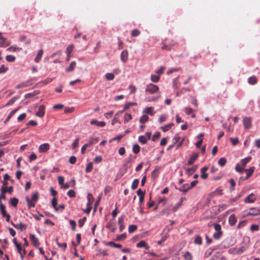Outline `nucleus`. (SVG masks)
<instances>
[{
	"label": "nucleus",
	"mask_w": 260,
	"mask_h": 260,
	"mask_svg": "<svg viewBox=\"0 0 260 260\" xmlns=\"http://www.w3.org/2000/svg\"><path fill=\"white\" fill-rule=\"evenodd\" d=\"M19 108H17L12 110L8 116L7 119L5 120L4 123H7L10 119V118L15 114V113L19 110Z\"/></svg>",
	"instance_id": "obj_23"
},
{
	"label": "nucleus",
	"mask_w": 260,
	"mask_h": 260,
	"mask_svg": "<svg viewBox=\"0 0 260 260\" xmlns=\"http://www.w3.org/2000/svg\"><path fill=\"white\" fill-rule=\"evenodd\" d=\"M248 247L247 244H245L244 245L241 246V247H233L229 249V252L232 254H237L240 255L244 251H245Z\"/></svg>",
	"instance_id": "obj_2"
},
{
	"label": "nucleus",
	"mask_w": 260,
	"mask_h": 260,
	"mask_svg": "<svg viewBox=\"0 0 260 260\" xmlns=\"http://www.w3.org/2000/svg\"><path fill=\"white\" fill-rule=\"evenodd\" d=\"M198 169V167L197 166H193L191 168H187L186 169V173L190 176L192 175L193 173L196 171Z\"/></svg>",
	"instance_id": "obj_18"
},
{
	"label": "nucleus",
	"mask_w": 260,
	"mask_h": 260,
	"mask_svg": "<svg viewBox=\"0 0 260 260\" xmlns=\"http://www.w3.org/2000/svg\"><path fill=\"white\" fill-rule=\"evenodd\" d=\"M252 118L250 117H245L243 119V123L245 129H249L251 126Z\"/></svg>",
	"instance_id": "obj_4"
},
{
	"label": "nucleus",
	"mask_w": 260,
	"mask_h": 260,
	"mask_svg": "<svg viewBox=\"0 0 260 260\" xmlns=\"http://www.w3.org/2000/svg\"><path fill=\"white\" fill-rule=\"evenodd\" d=\"M198 156L199 155L198 153H193L190 156V158L187 162V165L189 166L192 165L194 163V162L197 159Z\"/></svg>",
	"instance_id": "obj_9"
},
{
	"label": "nucleus",
	"mask_w": 260,
	"mask_h": 260,
	"mask_svg": "<svg viewBox=\"0 0 260 260\" xmlns=\"http://www.w3.org/2000/svg\"><path fill=\"white\" fill-rule=\"evenodd\" d=\"M98 138H94L93 137H91L90 138L89 142L85 144V145H87V147H88L91 146L93 144L98 142Z\"/></svg>",
	"instance_id": "obj_28"
},
{
	"label": "nucleus",
	"mask_w": 260,
	"mask_h": 260,
	"mask_svg": "<svg viewBox=\"0 0 260 260\" xmlns=\"http://www.w3.org/2000/svg\"><path fill=\"white\" fill-rule=\"evenodd\" d=\"M149 119V117L147 115H143L142 116H141L140 122L142 123H144L146 122H147Z\"/></svg>",
	"instance_id": "obj_41"
},
{
	"label": "nucleus",
	"mask_w": 260,
	"mask_h": 260,
	"mask_svg": "<svg viewBox=\"0 0 260 260\" xmlns=\"http://www.w3.org/2000/svg\"><path fill=\"white\" fill-rule=\"evenodd\" d=\"M29 238L31 242V243L35 247H38L40 245L38 239L34 234H30L29 235Z\"/></svg>",
	"instance_id": "obj_7"
},
{
	"label": "nucleus",
	"mask_w": 260,
	"mask_h": 260,
	"mask_svg": "<svg viewBox=\"0 0 260 260\" xmlns=\"http://www.w3.org/2000/svg\"><path fill=\"white\" fill-rule=\"evenodd\" d=\"M92 169H93L92 163L89 162L88 164V165H87V166L86 167L85 171L86 173H89L92 171Z\"/></svg>",
	"instance_id": "obj_46"
},
{
	"label": "nucleus",
	"mask_w": 260,
	"mask_h": 260,
	"mask_svg": "<svg viewBox=\"0 0 260 260\" xmlns=\"http://www.w3.org/2000/svg\"><path fill=\"white\" fill-rule=\"evenodd\" d=\"M140 34V31L138 29H135L132 31V36L136 37L139 36Z\"/></svg>",
	"instance_id": "obj_52"
},
{
	"label": "nucleus",
	"mask_w": 260,
	"mask_h": 260,
	"mask_svg": "<svg viewBox=\"0 0 260 260\" xmlns=\"http://www.w3.org/2000/svg\"><path fill=\"white\" fill-rule=\"evenodd\" d=\"M159 79H160V77L159 76L154 75H152L151 76V80L154 83L158 82L159 80Z\"/></svg>",
	"instance_id": "obj_42"
},
{
	"label": "nucleus",
	"mask_w": 260,
	"mask_h": 260,
	"mask_svg": "<svg viewBox=\"0 0 260 260\" xmlns=\"http://www.w3.org/2000/svg\"><path fill=\"white\" fill-rule=\"evenodd\" d=\"M74 46L73 44L70 45L66 49L67 55H71V53L73 51Z\"/></svg>",
	"instance_id": "obj_34"
},
{
	"label": "nucleus",
	"mask_w": 260,
	"mask_h": 260,
	"mask_svg": "<svg viewBox=\"0 0 260 260\" xmlns=\"http://www.w3.org/2000/svg\"><path fill=\"white\" fill-rule=\"evenodd\" d=\"M230 140L234 146L236 145L239 143V140L237 138H231Z\"/></svg>",
	"instance_id": "obj_64"
},
{
	"label": "nucleus",
	"mask_w": 260,
	"mask_h": 260,
	"mask_svg": "<svg viewBox=\"0 0 260 260\" xmlns=\"http://www.w3.org/2000/svg\"><path fill=\"white\" fill-rule=\"evenodd\" d=\"M137 229V226L136 225H130L128 227V232L129 233H133Z\"/></svg>",
	"instance_id": "obj_49"
},
{
	"label": "nucleus",
	"mask_w": 260,
	"mask_h": 260,
	"mask_svg": "<svg viewBox=\"0 0 260 260\" xmlns=\"http://www.w3.org/2000/svg\"><path fill=\"white\" fill-rule=\"evenodd\" d=\"M28 86V83L27 82H22L20 84H18L16 86L15 88L16 89H19V88H25Z\"/></svg>",
	"instance_id": "obj_43"
},
{
	"label": "nucleus",
	"mask_w": 260,
	"mask_h": 260,
	"mask_svg": "<svg viewBox=\"0 0 260 260\" xmlns=\"http://www.w3.org/2000/svg\"><path fill=\"white\" fill-rule=\"evenodd\" d=\"M194 243L197 244L201 245L202 243V239L200 236H197L194 240Z\"/></svg>",
	"instance_id": "obj_55"
},
{
	"label": "nucleus",
	"mask_w": 260,
	"mask_h": 260,
	"mask_svg": "<svg viewBox=\"0 0 260 260\" xmlns=\"http://www.w3.org/2000/svg\"><path fill=\"white\" fill-rule=\"evenodd\" d=\"M184 257L186 260H191L192 258L191 253L189 252H186L184 254Z\"/></svg>",
	"instance_id": "obj_60"
},
{
	"label": "nucleus",
	"mask_w": 260,
	"mask_h": 260,
	"mask_svg": "<svg viewBox=\"0 0 260 260\" xmlns=\"http://www.w3.org/2000/svg\"><path fill=\"white\" fill-rule=\"evenodd\" d=\"M229 182L231 185L230 191H232L234 190V189H235V186L236 185V183H235V180L232 178L229 180Z\"/></svg>",
	"instance_id": "obj_40"
},
{
	"label": "nucleus",
	"mask_w": 260,
	"mask_h": 260,
	"mask_svg": "<svg viewBox=\"0 0 260 260\" xmlns=\"http://www.w3.org/2000/svg\"><path fill=\"white\" fill-rule=\"evenodd\" d=\"M251 156H248L243 159L241 160V162L242 164V166L244 168L247 164H248L251 159Z\"/></svg>",
	"instance_id": "obj_25"
},
{
	"label": "nucleus",
	"mask_w": 260,
	"mask_h": 260,
	"mask_svg": "<svg viewBox=\"0 0 260 260\" xmlns=\"http://www.w3.org/2000/svg\"><path fill=\"white\" fill-rule=\"evenodd\" d=\"M105 244L107 246H110L118 248H121L122 247V245L121 244H116L112 241L106 242Z\"/></svg>",
	"instance_id": "obj_22"
},
{
	"label": "nucleus",
	"mask_w": 260,
	"mask_h": 260,
	"mask_svg": "<svg viewBox=\"0 0 260 260\" xmlns=\"http://www.w3.org/2000/svg\"><path fill=\"white\" fill-rule=\"evenodd\" d=\"M222 234V232H216L213 234V237L215 239H219Z\"/></svg>",
	"instance_id": "obj_61"
},
{
	"label": "nucleus",
	"mask_w": 260,
	"mask_h": 260,
	"mask_svg": "<svg viewBox=\"0 0 260 260\" xmlns=\"http://www.w3.org/2000/svg\"><path fill=\"white\" fill-rule=\"evenodd\" d=\"M185 198L182 197L180 198V201L179 202L177 203L175 206L174 207L172 208V211H174V212H175L177 210V209L181 206V205H182V202L183 201V200Z\"/></svg>",
	"instance_id": "obj_21"
},
{
	"label": "nucleus",
	"mask_w": 260,
	"mask_h": 260,
	"mask_svg": "<svg viewBox=\"0 0 260 260\" xmlns=\"http://www.w3.org/2000/svg\"><path fill=\"white\" fill-rule=\"evenodd\" d=\"M236 170L240 173H242L244 171L245 169L242 166H241L240 165H237L236 166Z\"/></svg>",
	"instance_id": "obj_53"
},
{
	"label": "nucleus",
	"mask_w": 260,
	"mask_h": 260,
	"mask_svg": "<svg viewBox=\"0 0 260 260\" xmlns=\"http://www.w3.org/2000/svg\"><path fill=\"white\" fill-rule=\"evenodd\" d=\"M8 70V68L6 67L4 64L2 65L0 67V74L6 73Z\"/></svg>",
	"instance_id": "obj_59"
},
{
	"label": "nucleus",
	"mask_w": 260,
	"mask_h": 260,
	"mask_svg": "<svg viewBox=\"0 0 260 260\" xmlns=\"http://www.w3.org/2000/svg\"><path fill=\"white\" fill-rule=\"evenodd\" d=\"M236 222H237V218H236L235 214H232V215H230L229 217V224L233 226L236 224Z\"/></svg>",
	"instance_id": "obj_17"
},
{
	"label": "nucleus",
	"mask_w": 260,
	"mask_h": 260,
	"mask_svg": "<svg viewBox=\"0 0 260 260\" xmlns=\"http://www.w3.org/2000/svg\"><path fill=\"white\" fill-rule=\"evenodd\" d=\"M91 125H95L98 127H104L106 125V123L104 121H99L95 119H92L90 121Z\"/></svg>",
	"instance_id": "obj_10"
},
{
	"label": "nucleus",
	"mask_w": 260,
	"mask_h": 260,
	"mask_svg": "<svg viewBox=\"0 0 260 260\" xmlns=\"http://www.w3.org/2000/svg\"><path fill=\"white\" fill-rule=\"evenodd\" d=\"M43 54V50L42 49H41L38 51V54L35 59V61L36 62H38L40 61V60H41V59L42 57Z\"/></svg>",
	"instance_id": "obj_26"
},
{
	"label": "nucleus",
	"mask_w": 260,
	"mask_h": 260,
	"mask_svg": "<svg viewBox=\"0 0 260 260\" xmlns=\"http://www.w3.org/2000/svg\"><path fill=\"white\" fill-rule=\"evenodd\" d=\"M173 125H174V123H171L166 125L164 126H162L161 127V129L163 132H166L169 131Z\"/></svg>",
	"instance_id": "obj_30"
},
{
	"label": "nucleus",
	"mask_w": 260,
	"mask_h": 260,
	"mask_svg": "<svg viewBox=\"0 0 260 260\" xmlns=\"http://www.w3.org/2000/svg\"><path fill=\"white\" fill-rule=\"evenodd\" d=\"M0 210L1 211V213L3 217L5 216L6 215H7L8 214L7 213V211L5 209V205L3 204H2L1 202L0 203Z\"/></svg>",
	"instance_id": "obj_31"
},
{
	"label": "nucleus",
	"mask_w": 260,
	"mask_h": 260,
	"mask_svg": "<svg viewBox=\"0 0 260 260\" xmlns=\"http://www.w3.org/2000/svg\"><path fill=\"white\" fill-rule=\"evenodd\" d=\"M139 183V180L138 179H135L133 182L132 187H131L132 189L133 190L136 189L138 186Z\"/></svg>",
	"instance_id": "obj_37"
},
{
	"label": "nucleus",
	"mask_w": 260,
	"mask_h": 260,
	"mask_svg": "<svg viewBox=\"0 0 260 260\" xmlns=\"http://www.w3.org/2000/svg\"><path fill=\"white\" fill-rule=\"evenodd\" d=\"M19 98L18 96L13 97L5 105V107H8L12 105L15 101Z\"/></svg>",
	"instance_id": "obj_20"
},
{
	"label": "nucleus",
	"mask_w": 260,
	"mask_h": 260,
	"mask_svg": "<svg viewBox=\"0 0 260 260\" xmlns=\"http://www.w3.org/2000/svg\"><path fill=\"white\" fill-rule=\"evenodd\" d=\"M76 62L74 61H72L68 68L66 69V71L68 73L72 72L74 70Z\"/></svg>",
	"instance_id": "obj_19"
},
{
	"label": "nucleus",
	"mask_w": 260,
	"mask_h": 260,
	"mask_svg": "<svg viewBox=\"0 0 260 260\" xmlns=\"http://www.w3.org/2000/svg\"><path fill=\"white\" fill-rule=\"evenodd\" d=\"M248 83L250 84L254 85L257 83V79L255 76H251L248 79Z\"/></svg>",
	"instance_id": "obj_35"
},
{
	"label": "nucleus",
	"mask_w": 260,
	"mask_h": 260,
	"mask_svg": "<svg viewBox=\"0 0 260 260\" xmlns=\"http://www.w3.org/2000/svg\"><path fill=\"white\" fill-rule=\"evenodd\" d=\"M49 149L50 145L48 143H44L40 146L39 151L40 153L46 152Z\"/></svg>",
	"instance_id": "obj_6"
},
{
	"label": "nucleus",
	"mask_w": 260,
	"mask_h": 260,
	"mask_svg": "<svg viewBox=\"0 0 260 260\" xmlns=\"http://www.w3.org/2000/svg\"><path fill=\"white\" fill-rule=\"evenodd\" d=\"M132 119V117L131 114L126 113L124 117V123L128 122Z\"/></svg>",
	"instance_id": "obj_45"
},
{
	"label": "nucleus",
	"mask_w": 260,
	"mask_h": 260,
	"mask_svg": "<svg viewBox=\"0 0 260 260\" xmlns=\"http://www.w3.org/2000/svg\"><path fill=\"white\" fill-rule=\"evenodd\" d=\"M139 141L142 144H146L147 140L145 136H140L139 137Z\"/></svg>",
	"instance_id": "obj_44"
},
{
	"label": "nucleus",
	"mask_w": 260,
	"mask_h": 260,
	"mask_svg": "<svg viewBox=\"0 0 260 260\" xmlns=\"http://www.w3.org/2000/svg\"><path fill=\"white\" fill-rule=\"evenodd\" d=\"M159 90V87L152 83L148 84L145 88V91L149 92L150 94L156 93Z\"/></svg>",
	"instance_id": "obj_3"
},
{
	"label": "nucleus",
	"mask_w": 260,
	"mask_h": 260,
	"mask_svg": "<svg viewBox=\"0 0 260 260\" xmlns=\"http://www.w3.org/2000/svg\"><path fill=\"white\" fill-rule=\"evenodd\" d=\"M190 189V187H189V186L188 184H185L182 187L178 188V189L180 191L183 192L184 193H185Z\"/></svg>",
	"instance_id": "obj_24"
},
{
	"label": "nucleus",
	"mask_w": 260,
	"mask_h": 260,
	"mask_svg": "<svg viewBox=\"0 0 260 260\" xmlns=\"http://www.w3.org/2000/svg\"><path fill=\"white\" fill-rule=\"evenodd\" d=\"M120 59L123 62H125L128 59V51L127 50L123 51L120 54Z\"/></svg>",
	"instance_id": "obj_15"
},
{
	"label": "nucleus",
	"mask_w": 260,
	"mask_h": 260,
	"mask_svg": "<svg viewBox=\"0 0 260 260\" xmlns=\"http://www.w3.org/2000/svg\"><path fill=\"white\" fill-rule=\"evenodd\" d=\"M208 169L207 167H204L201 169V177L203 179H206L207 178L208 175L206 173V171Z\"/></svg>",
	"instance_id": "obj_14"
},
{
	"label": "nucleus",
	"mask_w": 260,
	"mask_h": 260,
	"mask_svg": "<svg viewBox=\"0 0 260 260\" xmlns=\"http://www.w3.org/2000/svg\"><path fill=\"white\" fill-rule=\"evenodd\" d=\"M226 162V160L225 158L221 157L218 160V164L221 167H223Z\"/></svg>",
	"instance_id": "obj_51"
},
{
	"label": "nucleus",
	"mask_w": 260,
	"mask_h": 260,
	"mask_svg": "<svg viewBox=\"0 0 260 260\" xmlns=\"http://www.w3.org/2000/svg\"><path fill=\"white\" fill-rule=\"evenodd\" d=\"M53 80H54V78H47V79H45L44 80L40 82V83L42 84L43 85H46L49 83H51Z\"/></svg>",
	"instance_id": "obj_39"
},
{
	"label": "nucleus",
	"mask_w": 260,
	"mask_h": 260,
	"mask_svg": "<svg viewBox=\"0 0 260 260\" xmlns=\"http://www.w3.org/2000/svg\"><path fill=\"white\" fill-rule=\"evenodd\" d=\"M114 75L112 73H107L105 78L107 80H112L114 79Z\"/></svg>",
	"instance_id": "obj_47"
},
{
	"label": "nucleus",
	"mask_w": 260,
	"mask_h": 260,
	"mask_svg": "<svg viewBox=\"0 0 260 260\" xmlns=\"http://www.w3.org/2000/svg\"><path fill=\"white\" fill-rule=\"evenodd\" d=\"M45 107L44 105H40L39 107L38 111L36 112V115L39 117H42L45 114Z\"/></svg>",
	"instance_id": "obj_5"
},
{
	"label": "nucleus",
	"mask_w": 260,
	"mask_h": 260,
	"mask_svg": "<svg viewBox=\"0 0 260 260\" xmlns=\"http://www.w3.org/2000/svg\"><path fill=\"white\" fill-rule=\"evenodd\" d=\"M10 42L7 41L6 39H4L0 42V47H5L9 46Z\"/></svg>",
	"instance_id": "obj_32"
},
{
	"label": "nucleus",
	"mask_w": 260,
	"mask_h": 260,
	"mask_svg": "<svg viewBox=\"0 0 260 260\" xmlns=\"http://www.w3.org/2000/svg\"><path fill=\"white\" fill-rule=\"evenodd\" d=\"M6 59L9 62H14L16 58L14 56L8 55L6 56Z\"/></svg>",
	"instance_id": "obj_50"
},
{
	"label": "nucleus",
	"mask_w": 260,
	"mask_h": 260,
	"mask_svg": "<svg viewBox=\"0 0 260 260\" xmlns=\"http://www.w3.org/2000/svg\"><path fill=\"white\" fill-rule=\"evenodd\" d=\"M136 105V104L135 103L128 102L125 104L124 107V110H127L129 108V107L131 106H133V105Z\"/></svg>",
	"instance_id": "obj_56"
},
{
	"label": "nucleus",
	"mask_w": 260,
	"mask_h": 260,
	"mask_svg": "<svg viewBox=\"0 0 260 260\" xmlns=\"http://www.w3.org/2000/svg\"><path fill=\"white\" fill-rule=\"evenodd\" d=\"M140 151V147L138 144L134 145L133 147V151L135 154H138Z\"/></svg>",
	"instance_id": "obj_38"
},
{
	"label": "nucleus",
	"mask_w": 260,
	"mask_h": 260,
	"mask_svg": "<svg viewBox=\"0 0 260 260\" xmlns=\"http://www.w3.org/2000/svg\"><path fill=\"white\" fill-rule=\"evenodd\" d=\"M213 193L215 194V195L221 196L223 193L222 189H221L220 187H218L216 189Z\"/></svg>",
	"instance_id": "obj_54"
},
{
	"label": "nucleus",
	"mask_w": 260,
	"mask_h": 260,
	"mask_svg": "<svg viewBox=\"0 0 260 260\" xmlns=\"http://www.w3.org/2000/svg\"><path fill=\"white\" fill-rule=\"evenodd\" d=\"M260 214V207L259 208H253L250 209L247 215H257Z\"/></svg>",
	"instance_id": "obj_8"
},
{
	"label": "nucleus",
	"mask_w": 260,
	"mask_h": 260,
	"mask_svg": "<svg viewBox=\"0 0 260 260\" xmlns=\"http://www.w3.org/2000/svg\"><path fill=\"white\" fill-rule=\"evenodd\" d=\"M57 179L58 183L61 187L64 184V178L63 177L60 176L58 177Z\"/></svg>",
	"instance_id": "obj_62"
},
{
	"label": "nucleus",
	"mask_w": 260,
	"mask_h": 260,
	"mask_svg": "<svg viewBox=\"0 0 260 260\" xmlns=\"http://www.w3.org/2000/svg\"><path fill=\"white\" fill-rule=\"evenodd\" d=\"M18 203V200L16 198H11L10 200V204L14 207H17Z\"/></svg>",
	"instance_id": "obj_29"
},
{
	"label": "nucleus",
	"mask_w": 260,
	"mask_h": 260,
	"mask_svg": "<svg viewBox=\"0 0 260 260\" xmlns=\"http://www.w3.org/2000/svg\"><path fill=\"white\" fill-rule=\"evenodd\" d=\"M11 224L13 225V226L17 229H20L21 231H23L24 230L26 229L27 228V225L23 224L22 222H20L18 224H14L13 222H11Z\"/></svg>",
	"instance_id": "obj_11"
},
{
	"label": "nucleus",
	"mask_w": 260,
	"mask_h": 260,
	"mask_svg": "<svg viewBox=\"0 0 260 260\" xmlns=\"http://www.w3.org/2000/svg\"><path fill=\"white\" fill-rule=\"evenodd\" d=\"M255 198L254 194L253 193H250L247 198L244 200V202L246 203H252L255 201Z\"/></svg>",
	"instance_id": "obj_12"
},
{
	"label": "nucleus",
	"mask_w": 260,
	"mask_h": 260,
	"mask_svg": "<svg viewBox=\"0 0 260 260\" xmlns=\"http://www.w3.org/2000/svg\"><path fill=\"white\" fill-rule=\"evenodd\" d=\"M250 230L252 232L257 231L259 230V226L257 224H252L250 226Z\"/></svg>",
	"instance_id": "obj_58"
},
{
	"label": "nucleus",
	"mask_w": 260,
	"mask_h": 260,
	"mask_svg": "<svg viewBox=\"0 0 260 260\" xmlns=\"http://www.w3.org/2000/svg\"><path fill=\"white\" fill-rule=\"evenodd\" d=\"M56 244H57V245L58 246V247H59L60 248H62L64 250H66V248H67V243H63L62 244L60 243L59 242H58V238H57L56 239Z\"/></svg>",
	"instance_id": "obj_36"
},
{
	"label": "nucleus",
	"mask_w": 260,
	"mask_h": 260,
	"mask_svg": "<svg viewBox=\"0 0 260 260\" xmlns=\"http://www.w3.org/2000/svg\"><path fill=\"white\" fill-rule=\"evenodd\" d=\"M160 133L158 132H157L152 136V140L153 141H155L157 139H158L160 137Z\"/></svg>",
	"instance_id": "obj_57"
},
{
	"label": "nucleus",
	"mask_w": 260,
	"mask_h": 260,
	"mask_svg": "<svg viewBox=\"0 0 260 260\" xmlns=\"http://www.w3.org/2000/svg\"><path fill=\"white\" fill-rule=\"evenodd\" d=\"M17 50H21V48H17L16 46H10V47H9L7 49V50L10 51V52H15V51H17Z\"/></svg>",
	"instance_id": "obj_48"
},
{
	"label": "nucleus",
	"mask_w": 260,
	"mask_h": 260,
	"mask_svg": "<svg viewBox=\"0 0 260 260\" xmlns=\"http://www.w3.org/2000/svg\"><path fill=\"white\" fill-rule=\"evenodd\" d=\"M144 112L147 114L150 115L151 116H153L154 114V112H153V108L151 107L146 108L145 109Z\"/></svg>",
	"instance_id": "obj_33"
},
{
	"label": "nucleus",
	"mask_w": 260,
	"mask_h": 260,
	"mask_svg": "<svg viewBox=\"0 0 260 260\" xmlns=\"http://www.w3.org/2000/svg\"><path fill=\"white\" fill-rule=\"evenodd\" d=\"M51 204L54 209L56 208L57 205V200L55 197H54L52 200Z\"/></svg>",
	"instance_id": "obj_63"
},
{
	"label": "nucleus",
	"mask_w": 260,
	"mask_h": 260,
	"mask_svg": "<svg viewBox=\"0 0 260 260\" xmlns=\"http://www.w3.org/2000/svg\"><path fill=\"white\" fill-rule=\"evenodd\" d=\"M161 49L163 50H167L170 51L171 49V47L169 45L168 43V39L165 40L163 45L161 47Z\"/></svg>",
	"instance_id": "obj_27"
},
{
	"label": "nucleus",
	"mask_w": 260,
	"mask_h": 260,
	"mask_svg": "<svg viewBox=\"0 0 260 260\" xmlns=\"http://www.w3.org/2000/svg\"><path fill=\"white\" fill-rule=\"evenodd\" d=\"M254 167H251L248 169H245L244 171H246L247 172V175L245 177V179H248L252 175L254 171Z\"/></svg>",
	"instance_id": "obj_16"
},
{
	"label": "nucleus",
	"mask_w": 260,
	"mask_h": 260,
	"mask_svg": "<svg viewBox=\"0 0 260 260\" xmlns=\"http://www.w3.org/2000/svg\"><path fill=\"white\" fill-rule=\"evenodd\" d=\"M39 199V194L38 192L33 193L31 199L30 200L28 197L26 198V201L27 203L28 208L30 209L35 207L36 204Z\"/></svg>",
	"instance_id": "obj_1"
},
{
	"label": "nucleus",
	"mask_w": 260,
	"mask_h": 260,
	"mask_svg": "<svg viewBox=\"0 0 260 260\" xmlns=\"http://www.w3.org/2000/svg\"><path fill=\"white\" fill-rule=\"evenodd\" d=\"M136 246L138 248L144 247L147 250H148L150 248V247L147 244V243L144 240H141L140 242H139L137 244Z\"/></svg>",
	"instance_id": "obj_13"
}]
</instances>
